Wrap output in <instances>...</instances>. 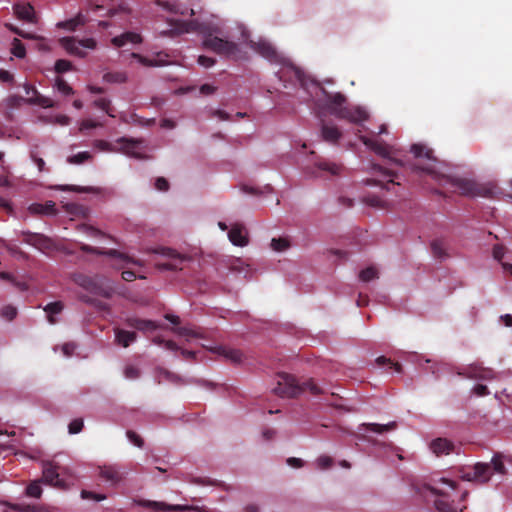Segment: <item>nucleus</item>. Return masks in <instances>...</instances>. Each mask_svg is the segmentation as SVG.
Here are the masks:
<instances>
[{
  "label": "nucleus",
  "mask_w": 512,
  "mask_h": 512,
  "mask_svg": "<svg viewBox=\"0 0 512 512\" xmlns=\"http://www.w3.org/2000/svg\"><path fill=\"white\" fill-rule=\"evenodd\" d=\"M292 73L300 86L306 90L311 97L321 94L326 100L328 111L339 119L352 123H360L368 119V113L359 106H346L347 98L344 94L330 93L314 80L309 79L299 68L293 67Z\"/></svg>",
  "instance_id": "f257e3e1"
},
{
  "label": "nucleus",
  "mask_w": 512,
  "mask_h": 512,
  "mask_svg": "<svg viewBox=\"0 0 512 512\" xmlns=\"http://www.w3.org/2000/svg\"><path fill=\"white\" fill-rule=\"evenodd\" d=\"M410 151L416 158H424L428 161L425 166L415 165V170H420L432 176L433 179L439 181L443 187L450 186L453 192H457L463 196H487L490 190L473 180L459 177L447 176L440 174L436 170L437 159L433 155V150L422 144H413Z\"/></svg>",
  "instance_id": "f03ea898"
},
{
  "label": "nucleus",
  "mask_w": 512,
  "mask_h": 512,
  "mask_svg": "<svg viewBox=\"0 0 512 512\" xmlns=\"http://www.w3.org/2000/svg\"><path fill=\"white\" fill-rule=\"evenodd\" d=\"M178 26L181 33L196 31L203 33L205 35L203 40L204 47L219 55L233 56L238 52V45L235 42L213 36L211 33H208L206 28L198 23L197 20L179 21Z\"/></svg>",
  "instance_id": "7ed1b4c3"
},
{
  "label": "nucleus",
  "mask_w": 512,
  "mask_h": 512,
  "mask_svg": "<svg viewBox=\"0 0 512 512\" xmlns=\"http://www.w3.org/2000/svg\"><path fill=\"white\" fill-rule=\"evenodd\" d=\"M506 473L503 454L495 453L490 463L477 462L472 467L464 469L462 478L466 481L486 484L494 474L504 476Z\"/></svg>",
  "instance_id": "20e7f679"
},
{
  "label": "nucleus",
  "mask_w": 512,
  "mask_h": 512,
  "mask_svg": "<svg viewBox=\"0 0 512 512\" xmlns=\"http://www.w3.org/2000/svg\"><path fill=\"white\" fill-rule=\"evenodd\" d=\"M306 391H309L312 395L324 394V390L313 379L299 383L294 376L287 373L278 375L277 386L273 389L276 395L283 398L297 397Z\"/></svg>",
  "instance_id": "39448f33"
},
{
  "label": "nucleus",
  "mask_w": 512,
  "mask_h": 512,
  "mask_svg": "<svg viewBox=\"0 0 512 512\" xmlns=\"http://www.w3.org/2000/svg\"><path fill=\"white\" fill-rule=\"evenodd\" d=\"M426 491L430 492L434 497V506L438 512H461L465 508L459 507L451 499V495L445 489L440 488L438 485H424L421 494L426 496Z\"/></svg>",
  "instance_id": "423d86ee"
},
{
  "label": "nucleus",
  "mask_w": 512,
  "mask_h": 512,
  "mask_svg": "<svg viewBox=\"0 0 512 512\" xmlns=\"http://www.w3.org/2000/svg\"><path fill=\"white\" fill-rule=\"evenodd\" d=\"M342 169L343 166L341 164L331 162L322 157H315L313 164L306 166L304 171L312 177H325L339 175Z\"/></svg>",
  "instance_id": "0eeeda50"
},
{
  "label": "nucleus",
  "mask_w": 512,
  "mask_h": 512,
  "mask_svg": "<svg viewBox=\"0 0 512 512\" xmlns=\"http://www.w3.org/2000/svg\"><path fill=\"white\" fill-rule=\"evenodd\" d=\"M61 46L71 55L83 58L86 56L84 49L93 50L96 48V41L93 38L78 40L74 37H63L60 39Z\"/></svg>",
  "instance_id": "6e6552de"
},
{
  "label": "nucleus",
  "mask_w": 512,
  "mask_h": 512,
  "mask_svg": "<svg viewBox=\"0 0 512 512\" xmlns=\"http://www.w3.org/2000/svg\"><path fill=\"white\" fill-rule=\"evenodd\" d=\"M360 139L365 146H367L379 156L387 158L390 162L395 163L396 165H403L402 161L397 158L396 149H394L392 146L387 145L382 141L368 138L366 136H360Z\"/></svg>",
  "instance_id": "1a4fd4ad"
},
{
  "label": "nucleus",
  "mask_w": 512,
  "mask_h": 512,
  "mask_svg": "<svg viewBox=\"0 0 512 512\" xmlns=\"http://www.w3.org/2000/svg\"><path fill=\"white\" fill-rule=\"evenodd\" d=\"M74 282L92 294L104 298H110L112 296V289L110 287H104L96 278L84 274H76L74 275Z\"/></svg>",
  "instance_id": "9d476101"
},
{
  "label": "nucleus",
  "mask_w": 512,
  "mask_h": 512,
  "mask_svg": "<svg viewBox=\"0 0 512 512\" xmlns=\"http://www.w3.org/2000/svg\"><path fill=\"white\" fill-rule=\"evenodd\" d=\"M143 143L144 140L142 139L122 137L116 141L115 151L122 152L125 155L136 159H142L144 156L140 152V149L142 148Z\"/></svg>",
  "instance_id": "9b49d317"
},
{
  "label": "nucleus",
  "mask_w": 512,
  "mask_h": 512,
  "mask_svg": "<svg viewBox=\"0 0 512 512\" xmlns=\"http://www.w3.org/2000/svg\"><path fill=\"white\" fill-rule=\"evenodd\" d=\"M157 253H161L162 255L168 258L165 262H158L156 267L159 270H181L182 264L187 260V258L183 255L178 254L175 250L170 248H161L156 251Z\"/></svg>",
  "instance_id": "f8f14e48"
},
{
  "label": "nucleus",
  "mask_w": 512,
  "mask_h": 512,
  "mask_svg": "<svg viewBox=\"0 0 512 512\" xmlns=\"http://www.w3.org/2000/svg\"><path fill=\"white\" fill-rule=\"evenodd\" d=\"M397 426H398L397 422H395V421L389 422L387 424L363 423L358 427L359 431H358L356 437L359 440H365L370 443L377 444V442L375 440H373L371 437L361 434V431L366 430V431H371V432H375L378 434H382L385 432L395 430L397 428Z\"/></svg>",
  "instance_id": "ddd939ff"
},
{
  "label": "nucleus",
  "mask_w": 512,
  "mask_h": 512,
  "mask_svg": "<svg viewBox=\"0 0 512 512\" xmlns=\"http://www.w3.org/2000/svg\"><path fill=\"white\" fill-rule=\"evenodd\" d=\"M372 169L374 172H377L380 174V178H372L367 179L366 184L367 185H378L382 189L390 190V185L395 186L399 185V183L394 182L393 177L396 175L389 169H384L382 166L378 164H374L372 166Z\"/></svg>",
  "instance_id": "4468645a"
},
{
  "label": "nucleus",
  "mask_w": 512,
  "mask_h": 512,
  "mask_svg": "<svg viewBox=\"0 0 512 512\" xmlns=\"http://www.w3.org/2000/svg\"><path fill=\"white\" fill-rule=\"evenodd\" d=\"M458 374L476 380H492L495 378V372L491 368L479 364H470L459 371Z\"/></svg>",
  "instance_id": "2eb2a0df"
},
{
  "label": "nucleus",
  "mask_w": 512,
  "mask_h": 512,
  "mask_svg": "<svg viewBox=\"0 0 512 512\" xmlns=\"http://www.w3.org/2000/svg\"><path fill=\"white\" fill-rule=\"evenodd\" d=\"M23 237L25 243L34 246L44 253L54 249L53 241L43 234L23 232Z\"/></svg>",
  "instance_id": "dca6fc26"
},
{
  "label": "nucleus",
  "mask_w": 512,
  "mask_h": 512,
  "mask_svg": "<svg viewBox=\"0 0 512 512\" xmlns=\"http://www.w3.org/2000/svg\"><path fill=\"white\" fill-rule=\"evenodd\" d=\"M80 250L85 252V253H91V254H101V255H107V256H110V257H115V258H119L127 263H132L134 265H142V262L140 260H135L131 257H129L127 254L125 253H122V252H119L115 249H109V250H106V251H100L99 249L95 248V247H92L90 245H87V244H81L80 245Z\"/></svg>",
  "instance_id": "f3484780"
},
{
  "label": "nucleus",
  "mask_w": 512,
  "mask_h": 512,
  "mask_svg": "<svg viewBox=\"0 0 512 512\" xmlns=\"http://www.w3.org/2000/svg\"><path fill=\"white\" fill-rule=\"evenodd\" d=\"M42 480L44 483L56 488L62 489L65 487V481L59 477L58 467L52 463H46L44 465Z\"/></svg>",
  "instance_id": "a211bd4d"
},
{
  "label": "nucleus",
  "mask_w": 512,
  "mask_h": 512,
  "mask_svg": "<svg viewBox=\"0 0 512 512\" xmlns=\"http://www.w3.org/2000/svg\"><path fill=\"white\" fill-rule=\"evenodd\" d=\"M449 248L450 246L448 241L442 237L433 239L430 243V249L433 257L440 262L450 258L451 255L449 253Z\"/></svg>",
  "instance_id": "6ab92c4d"
},
{
  "label": "nucleus",
  "mask_w": 512,
  "mask_h": 512,
  "mask_svg": "<svg viewBox=\"0 0 512 512\" xmlns=\"http://www.w3.org/2000/svg\"><path fill=\"white\" fill-rule=\"evenodd\" d=\"M136 504L145 508L155 509L157 512H177L187 509L186 506L181 505H168L163 502L150 501V500H138Z\"/></svg>",
  "instance_id": "aec40b11"
},
{
  "label": "nucleus",
  "mask_w": 512,
  "mask_h": 512,
  "mask_svg": "<svg viewBox=\"0 0 512 512\" xmlns=\"http://www.w3.org/2000/svg\"><path fill=\"white\" fill-rule=\"evenodd\" d=\"M228 238L235 246H246L248 244V237L246 229L241 224H234L228 232Z\"/></svg>",
  "instance_id": "412c9836"
},
{
  "label": "nucleus",
  "mask_w": 512,
  "mask_h": 512,
  "mask_svg": "<svg viewBox=\"0 0 512 512\" xmlns=\"http://www.w3.org/2000/svg\"><path fill=\"white\" fill-rule=\"evenodd\" d=\"M124 324L130 328L136 329L141 332L153 331L157 329V324L152 320L141 319L138 317H127Z\"/></svg>",
  "instance_id": "4be33fe9"
},
{
  "label": "nucleus",
  "mask_w": 512,
  "mask_h": 512,
  "mask_svg": "<svg viewBox=\"0 0 512 512\" xmlns=\"http://www.w3.org/2000/svg\"><path fill=\"white\" fill-rule=\"evenodd\" d=\"M14 12L16 16L28 23H36L37 17L34 11V8L29 3H19L14 5Z\"/></svg>",
  "instance_id": "5701e85b"
},
{
  "label": "nucleus",
  "mask_w": 512,
  "mask_h": 512,
  "mask_svg": "<svg viewBox=\"0 0 512 512\" xmlns=\"http://www.w3.org/2000/svg\"><path fill=\"white\" fill-rule=\"evenodd\" d=\"M100 477L111 485H116L122 481L124 474L116 466H104L100 469Z\"/></svg>",
  "instance_id": "b1692460"
},
{
  "label": "nucleus",
  "mask_w": 512,
  "mask_h": 512,
  "mask_svg": "<svg viewBox=\"0 0 512 512\" xmlns=\"http://www.w3.org/2000/svg\"><path fill=\"white\" fill-rule=\"evenodd\" d=\"M430 448L437 456L448 455L455 449V445L452 441L446 438H437L430 444Z\"/></svg>",
  "instance_id": "393cba45"
},
{
  "label": "nucleus",
  "mask_w": 512,
  "mask_h": 512,
  "mask_svg": "<svg viewBox=\"0 0 512 512\" xmlns=\"http://www.w3.org/2000/svg\"><path fill=\"white\" fill-rule=\"evenodd\" d=\"M115 343L121 347L127 348L137 339V334L133 331L114 328Z\"/></svg>",
  "instance_id": "a878e982"
},
{
  "label": "nucleus",
  "mask_w": 512,
  "mask_h": 512,
  "mask_svg": "<svg viewBox=\"0 0 512 512\" xmlns=\"http://www.w3.org/2000/svg\"><path fill=\"white\" fill-rule=\"evenodd\" d=\"M111 42L114 47L119 48L125 46L128 43L139 44L142 42V37L136 32L128 31L112 38Z\"/></svg>",
  "instance_id": "bb28decb"
},
{
  "label": "nucleus",
  "mask_w": 512,
  "mask_h": 512,
  "mask_svg": "<svg viewBox=\"0 0 512 512\" xmlns=\"http://www.w3.org/2000/svg\"><path fill=\"white\" fill-rule=\"evenodd\" d=\"M321 135L326 142L335 144L341 138L342 133L337 126L323 123Z\"/></svg>",
  "instance_id": "cd10ccee"
},
{
  "label": "nucleus",
  "mask_w": 512,
  "mask_h": 512,
  "mask_svg": "<svg viewBox=\"0 0 512 512\" xmlns=\"http://www.w3.org/2000/svg\"><path fill=\"white\" fill-rule=\"evenodd\" d=\"M87 21V18L79 13L74 18L68 19L62 23H59L58 26L68 29L70 31H75L78 27L83 26Z\"/></svg>",
  "instance_id": "c85d7f7f"
},
{
  "label": "nucleus",
  "mask_w": 512,
  "mask_h": 512,
  "mask_svg": "<svg viewBox=\"0 0 512 512\" xmlns=\"http://www.w3.org/2000/svg\"><path fill=\"white\" fill-rule=\"evenodd\" d=\"M255 50L260 55H262L263 57H265L269 60H274L277 57V51L275 50V48L271 44L266 43V42H260V43L256 44Z\"/></svg>",
  "instance_id": "c756f323"
},
{
  "label": "nucleus",
  "mask_w": 512,
  "mask_h": 512,
  "mask_svg": "<svg viewBox=\"0 0 512 512\" xmlns=\"http://www.w3.org/2000/svg\"><path fill=\"white\" fill-rule=\"evenodd\" d=\"M63 308H64V305L61 301H55V302L48 303L44 307V311L47 313V318H48L49 323H51V324L56 323V319L53 317V315L61 313Z\"/></svg>",
  "instance_id": "7c9ffc66"
},
{
  "label": "nucleus",
  "mask_w": 512,
  "mask_h": 512,
  "mask_svg": "<svg viewBox=\"0 0 512 512\" xmlns=\"http://www.w3.org/2000/svg\"><path fill=\"white\" fill-rule=\"evenodd\" d=\"M30 210L36 214L53 215L56 213V205L53 201H48L45 204H33Z\"/></svg>",
  "instance_id": "2f4dec72"
},
{
  "label": "nucleus",
  "mask_w": 512,
  "mask_h": 512,
  "mask_svg": "<svg viewBox=\"0 0 512 512\" xmlns=\"http://www.w3.org/2000/svg\"><path fill=\"white\" fill-rule=\"evenodd\" d=\"M291 247L290 240L287 237L273 238L271 248L276 252H284Z\"/></svg>",
  "instance_id": "473e14b6"
},
{
  "label": "nucleus",
  "mask_w": 512,
  "mask_h": 512,
  "mask_svg": "<svg viewBox=\"0 0 512 512\" xmlns=\"http://www.w3.org/2000/svg\"><path fill=\"white\" fill-rule=\"evenodd\" d=\"M157 5L163 8L164 10L173 13V14H180V15H186L188 14V10H182L180 9V6L176 3H171L168 1L163 0H157Z\"/></svg>",
  "instance_id": "72a5a7b5"
},
{
  "label": "nucleus",
  "mask_w": 512,
  "mask_h": 512,
  "mask_svg": "<svg viewBox=\"0 0 512 512\" xmlns=\"http://www.w3.org/2000/svg\"><path fill=\"white\" fill-rule=\"evenodd\" d=\"M131 57L136 59L143 66H147V67L164 66L167 64V62L164 60L154 61V59H149V58L142 56L138 53H132Z\"/></svg>",
  "instance_id": "f704fd0d"
},
{
  "label": "nucleus",
  "mask_w": 512,
  "mask_h": 512,
  "mask_svg": "<svg viewBox=\"0 0 512 512\" xmlns=\"http://www.w3.org/2000/svg\"><path fill=\"white\" fill-rule=\"evenodd\" d=\"M219 351L225 358L230 359L234 363L241 362L242 360V353L239 350L221 347Z\"/></svg>",
  "instance_id": "c9c22d12"
},
{
  "label": "nucleus",
  "mask_w": 512,
  "mask_h": 512,
  "mask_svg": "<svg viewBox=\"0 0 512 512\" xmlns=\"http://www.w3.org/2000/svg\"><path fill=\"white\" fill-rule=\"evenodd\" d=\"M11 53L17 58H24L26 56V48L18 38H14L12 41Z\"/></svg>",
  "instance_id": "e433bc0d"
},
{
  "label": "nucleus",
  "mask_w": 512,
  "mask_h": 512,
  "mask_svg": "<svg viewBox=\"0 0 512 512\" xmlns=\"http://www.w3.org/2000/svg\"><path fill=\"white\" fill-rule=\"evenodd\" d=\"M376 363L379 366L389 365V368L393 369L397 373H401L402 372V366H401L400 363L393 362L390 358H387L385 356H379L376 359Z\"/></svg>",
  "instance_id": "4c0bfd02"
},
{
  "label": "nucleus",
  "mask_w": 512,
  "mask_h": 512,
  "mask_svg": "<svg viewBox=\"0 0 512 512\" xmlns=\"http://www.w3.org/2000/svg\"><path fill=\"white\" fill-rule=\"evenodd\" d=\"M26 495L33 498H40L42 495V488L38 481L31 482L26 487Z\"/></svg>",
  "instance_id": "58836bf2"
},
{
  "label": "nucleus",
  "mask_w": 512,
  "mask_h": 512,
  "mask_svg": "<svg viewBox=\"0 0 512 512\" xmlns=\"http://www.w3.org/2000/svg\"><path fill=\"white\" fill-rule=\"evenodd\" d=\"M123 373L125 378L129 380H135L140 377L141 370L135 365L128 364L125 366Z\"/></svg>",
  "instance_id": "ea45409f"
},
{
  "label": "nucleus",
  "mask_w": 512,
  "mask_h": 512,
  "mask_svg": "<svg viewBox=\"0 0 512 512\" xmlns=\"http://www.w3.org/2000/svg\"><path fill=\"white\" fill-rule=\"evenodd\" d=\"M94 105L105 111L110 117H115V115L113 114V110L111 108V102L110 100L106 99V98H99L97 100L94 101Z\"/></svg>",
  "instance_id": "a19ab883"
},
{
  "label": "nucleus",
  "mask_w": 512,
  "mask_h": 512,
  "mask_svg": "<svg viewBox=\"0 0 512 512\" xmlns=\"http://www.w3.org/2000/svg\"><path fill=\"white\" fill-rule=\"evenodd\" d=\"M359 278L363 282H369L375 278H378V272L375 267H368L362 270L359 274Z\"/></svg>",
  "instance_id": "79ce46f5"
},
{
  "label": "nucleus",
  "mask_w": 512,
  "mask_h": 512,
  "mask_svg": "<svg viewBox=\"0 0 512 512\" xmlns=\"http://www.w3.org/2000/svg\"><path fill=\"white\" fill-rule=\"evenodd\" d=\"M91 158H92V155L89 152L85 151V152H79L73 156L68 157L67 161L70 164H82Z\"/></svg>",
  "instance_id": "37998d69"
},
{
  "label": "nucleus",
  "mask_w": 512,
  "mask_h": 512,
  "mask_svg": "<svg viewBox=\"0 0 512 512\" xmlns=\"http://www.w3.org/2000/svg\"><path fill=\"white\" fill-rule=\"evenodd\" d=\"M80 299L88 304L95 306L99 310H109V305L103 301L91 298L87 295L80 296Z\"/></svg>",
  "instance_id": "c03bdc74"
},
{
  "label": "nucleus",
  "mask_w": 512,
  "mask_h": 512,
  "mask_svg": "<svg viewBox=\"0 0 512 512\" xmlns=\"http://www.w3.org/2000/svg\"><path fill=\"white\" fill-rule=\"evenodd\" d=\"M56 87L58 91L64 95H69L73 93L72 87L63 78L58 77L56 79Z\"/></svg>",
  "instance_id": "a18cd8bd"
},
{
  "label": "nucleus",
  "mask_w": 512,
  "mask_h": 512,
  "mask_svg": "<svg viewBox=\"0 0 512 512\" xmlns=\"http://www.w3.org/2000/svg\"><path fill=\"white\" fill-rule=\"evenodd\" d=\"M72 69V64L68 60L59 59L55 63V70L57 73H64Z\"/></svg>",
  "instance_id": "49530a36"
},
{
  "label": "nucleus",
  "mask_w": 512,
  "mask_h": 512,
  "mask_svg": "<svg viewBox=\"0 0 512 512\" xmlns=\"http://www.w3.org/2000/svg\"><path fill=\"white\" fill-rule=\"evenodd\" d=\"M153 342L159 345H164L166 349L175 351L178 349L177 344L172 340H164L160 336H157L153 339Z\"/></svg>",
  "instance_id": "de8ad7c7"
},
{
  "label": "nucleus",
  "mask_w": 512,
  "mask_h": 512,
  "mask_svg": "<svg viewBox=\"0 0 512 512\" xmlns=\"http://www.w3.org/2000/svg\"><path fill=\"white\" fill-rule=\"evenodd\" d=\"M83 426H84L83 419H81V418L74 419L73 421L70 422V424L68 426L69 433L77 434V433L81 432Z\"/></svg>",
  "instance_id": "09e8293b"
},
{
  "label": "nucleus",
  "mask_w": 512,
  "mask_h": 512,
  "mask_svg": "<svg viewBox=\"0 0 512 512\" xmlns=\"http://www.w3.org/2000/svg\"><path fill=\"white\" fill-rule=\"evenodd\" d=\"M127 438L137 447L142 448L144 445L143 439L134 431L128 430L126 432Z\"/></svg>",
  "instance_id": "8fccbe9b"
},
{
  "label": "nucleus",
  "mask_w": 512,
  "mask_h": 512,
  "mask_svg": "<svg viewBox=\"0 0 512 512\" xmlns=\"http://www.w3.org/2000/svg\"><path fill=\"white\" fill-rule=\"evenodd\" d=\"M81 498L82 499H91V500H95V501H101V500L106 499V495L98 494V493L87 491V490H82Z\"/></svg>",
  "instance_id": "3c124183"
},
{
  "label": "nucleus",
  "mask_w": 512,
  "mask_h": 512,
  "mask_svg": "<svg viewBox=\"0 0 512 512\" xmlns=\"http://www.w3.org/2000/svg\"><path fill=\"white\" fill-rule=\"evenodd\" d=\"M16 314H17L16 308L13 306H10V305L3 307L2 311H1L2 317L9 321L13 320L16 317Z\"/></svg>",
  "instance_id": "603ef678"
},
{
  "label": "nucleus",
  "mask_w": 512,
  "mask_h": 512,
  "mask_svg": "<svg viewBox=\"0 0 512 512\" xmlns=\"http://www.w3.org/2000/svg\"><path fill=\"white\" fill-rule=\"evenodd\" d=\"M104 79L109 82H124L126 77L122 73H107L104 75Z\"/></svg>",
  "instance_id": "864d4df0"
},
{
  "label": "nucleus",
  "mask_w": 512,
  "mask_h": 512,
  "mask_svg": "<svg viewBox=\"0 0 512 512\" xmlns=\"http://www.w3.org/2000/svg\"><path fill=\"white\" fill-rule=\"evenodd\" d=\"M155 188L159 191H167L169 189V182L164 177H158L155 180Z\"/></svg>",
  "instance_id": "5fc2aeb1"
},
{
  "label": "nucleus",
  "mask_w": 512,
  "mask_h": 512,
  "mask_svg": "<svg viewBox=\"0 0 512 512\" xmlns=\"http://www.w3.org/2000/svg\"><path fill=\"white\" fill-rule=\"evenodd\" d=\"M198 63L203 67L209 68L216 63V60L212 57L201 55L198 57Z\"/></svg>",
  "instance_id": "6e6d98bb"
},
{
  "label": "nucleus",
  "mask_w": 512,
  "mask_h": 512,
  "mask_svg": "<svg viewBox=\"0 0 512 512\" xmlns=\"http://www.w3.org/2000/svg\"><path fill=\"white\" fill-rule=\"evenodd\" d=\"M6 505L9 508H11L12 510H15V511H18V512H32L33 511V507L30 506V505L11 504V503H7Z\"/></svg>",
  "instance_id": "4d7b16f0"
},
{
  "label": "nucleus",
  "mask_w": 512,
  "mask_h": 512,
  "mask_svg": "<svg viewBox=\"0 0 512 512\" xmlns=\"http://www.w3.org/2000/svg\"><path fill=\"white\" fill-rule=\"evenodd\" d=\"M365 201L370 206L384 208V201L377 196H369L365 199Z\"/></svg>",
  "instance_id": "13d9d810"
},
{
  "label": "nucleus",
  "mask_w": 512,
  "mask_h": 512,
  "mask_svg": "<svg viewBox=\"0 0 512 512\" xmlns=\"http://www.w3.org/2000/svg\"><path fill=\"white\" fill-rule=\"evenodd\" d=\"M99 126H102V124L99 123V122H95V121L90 120V119L83 120L81 122V125H80V131H84L86 129L96 128V127H99Z\"/></svg>",
  "instance_id": "bf43d9fd"
},
{
  "label": "nucleus",
  "mask_w": 512,
  "mask_h": 512,
  "mask_svg": "<svg viewBox=\"0 0 512 512\" xmlns=\"http://www.w3.org/2000/svg\"><path fill=\"white\" fill-rule=\"evenodd\" d=\"M317 463L321 469H328L331 467L333 460L328 456H321L318 458Z\"/></svg>",
  "instance_id": "052dcab7"
},
{
  "label": "nucleus",
  "mask_w": 512,
  "mask_h": 512,
  "mask_svg": "<svg viewBox=\"0 0 512 512\" xmlns=\"http://www.w3.org/2000/svg\"><path fill=\"white\" fill-rule=\"evenodd\" d=\"M473 392L475 395L480 396V397L486 396L490 393L488 387L483 384L475 385L473 388Z\"/></svg>",
  "instance_id": "680f3d73"
},
{
  "label": "nucleus",
  "mask_w": 512,
  "mask_h": 512,
  "mask_svg": "<svg viewBox=\"0 0 512 512\" xmlns=\"http://www.w3.org/2000/svg\"><path fill=\"white\" fill-rule=\"evenodd\" d=\"M14 80L13 74L5 69L0 70V81L3 83H12Z\"/></svg>",
  "instance_id": "e2e57ef3"
},
{
  "label": "nucleus",
  "mask_w": 512,
  "mask_h": 512,
  "mask_svg": "<svg viewBox=\"0 0 512 512\" xmlns=\"http://www.w3.org/2000/svg\"><path fill=\"white\" fill-rule=\"evenodd\" d=\"M504 253H505V248L504 246L502 245H494L493 247V257L498 260V261H501V259L503 258L504 256Z\"/></svg>",
  "instance_id": "0e129e2a"
},
{
  "label": "nucleus",
  "mask_w": 512,
  "mask_h": 512,
  "mask_svg": "<svg viewBox=\"0 0 512 512\" xmlns=\"http://www.w3.org/2000/svg\"><path fill=\"white\" fill-rule=\"evenodd\" d=\"M84 229V232L89 235V236H92V237H102L104 236V233L101 232L100 230L94 228V227H91V226H84L83 227Z\"/></svg>",
  "instance_id": "69168bd1"
},
{
  "label": "nucleus",
  "mask_w": 512,
  "mask_h": 512,
  "mask_svg": "<svg viewBox=\"0 0 512 512\" xmlns=\"http://www.w3.org/2000/svg\"><path fill=\"white\" fill-rule=\"evenodd\" d=\"M95 146L101 150H105V151H115V148H110L111 147V144L107 141H104V140H96L95 141Z\"/></svg>",
  "instance_id": "338daca9"
},
{
  "label": "nucleus",
  "mask_w": 512,
  "mask_h": 512,
  "mask_svg": "<svg viewBox=\"0 0 512 512\" xmlns=\"http://www.w3.org/2000/svg\"><path fill=\"white\" fill-rule=\"evenodd\" d=\"M31 158L34 161V163L37 165L38 170L40 172L44 171L45 168V162L42 158L38 157L35 153H31Z\"/></svg>",
  "instance_id": "774afa93"
}]
</instances>
